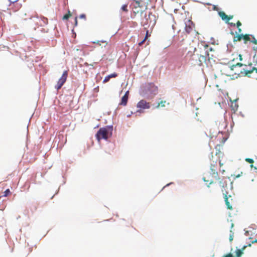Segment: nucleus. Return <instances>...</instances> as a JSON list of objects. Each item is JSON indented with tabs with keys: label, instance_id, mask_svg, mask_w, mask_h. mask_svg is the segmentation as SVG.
<instances>
[{
	"label": "nucleus",
	"instance_id": "21",
	"mask_svg": "<svg viewBox=\"0 0 257 257\" xmlns=\"http://www.w3.org/2000/svg\"><path fill=\"white\" fill-rule=\"evenodd\" d=\"M166 101H161L160 102H159L157 106V108H159V107H164L165 106V103Z\"/></svg>",
	"mask_w": 257,
	"mask_h": 257
},
{
	"label": "nucleus",
	"instance_id": "37",
	"mask_svg": "<svg viewBox=\"0 0 257 257\" xmlns=\"http://www.w3.org/2000/svg\"><path fill=\"white\" fill-rule=\"evenodd\" d=\"M238 31L239 33H240L242 32V30L240 28H238Z\"/></svg>",
	"mask_w": 257,
	"mask_h": 257
},
{
	"label": "nucleus",
	"instance_id": "38",
	"mask_svg": "<svg viewBox=\"0 0 257 257\" xmlns=\"http://www.w3.org/2000/svg\"><path fill=\"white\" fill-rule=\"evenodd\" d=\"M250 167L251 168H253V167L255 169H257V168H256L255 167H254L252 164L250 165Z\"/></svg>",
	"mask_w": 257,
	"mask_h": 257
},
{
	"label": "nucleus",
	"instance_id": "31",
	"mask_svg": "<svg viewBox=\"0 0 257 257\" xmlns=\"http://www.w3.org/2000/svg\"><path fill=\"white\" fill-rule=\"evenodd\" d=\"M233 234H230L229 236V240L230 241H232L233 240Z\"/></svg>",
	"mask_w": 257,
	"mask_h": 257
},
{
	"label": "nucleus",
	"instance_id": "18",
	"mask_svg": "<svg viewBox=\"0 0 257 257\" xmlns=\"http://www.w3.org/2000/svg\"><path fill=\"white\" fill-rule=\"evenodd\" d=\"M242 39V34L237 35L233 38V42L240 41Z\"/></svg>",
	"mask_w": 257,
	"mask_h": 257
},
{
	"label": "nucleus",
	"instance_id": "9",
	"mask_svg": "<svg viewBox=\"0 0 257 257\" xmlns=\"http://www.w3.org/2000/svg\"><path fill=\"white\" fill-rule=\"evenodd\" d=\"M195 28L194 24L190 20H188L185 22V31L187 33L190 34L193 32Z\"/></svg>",
	"mask_w": 257,
	"mask_h": 257
},
{
	"label": "nucleus",
	"instance_id": "29",
	"mask_svg": "<svg viewBox=\"0 0 257 257\" xmlns=\"http://www.w3.org/2000/svg\"><path fill=\"white\" fill-rule=\"evenodd\" d=\"M80 18L86 20V15L84 14L80 15Z\"/></svg>",
	"mask_w": 257,
	"mask_h": 257
},
{
	"label": "nucleus",
	"instance_id": "39",
	"mask_svg": "<svg viewBox=\"0 0 257 257\" xmlns=\"http://www.w3.org/2000/svg\"><path fill=\"white\" fill-rule=\"evenodd\" d=\"M220 171L222 172V174H223L225 172V170L224 169H220Z\"/></svg>",
	"mask_w": 257,
	"mask_h": 257
},
{
	"label": "nucleus",
	"instance_id": "23",
	"mask_svg": "<svg viewBox=\"0 0 257 257\" xmlns=\"http://www.w3.org/2000/svg\"><path fill=\"white\" fill-rule=\"evenodd\" d=\"M133 12L135 15H136L139 13L142 14L143 13V11L142 10H140V9H133Z\"/></svg>",
	"mask_w": 257,
	"mask_h": 257
},
{
	"label": "nucleus",
	"instance_id": "8",
	"mask_svg": "<svg viewBox=\"0 0 257 257\" xmlns=\"http://www.w3.org/2000/svg\"><path fill=\"white\" fill-rule=\"evenodd\" d=\"M227 193H223L224 198L225 199V204L226 205L227 208L228 209L232 210L233 209L232 203L233 202V199L231 198V195L227 196Z\"/></svg>",
	"mask_w": 257,
	"mask_h": 257
},
{
	"label": "nucleus",
	"instance_id": "45",
	"mask_svg": "<svg viewBox=\"0 0 257 257\" xmlns=\"http://www.w3.org/2000/svg\"><path fill=\"white\" fill-rule=\"evenodd\" d=\"M256 173H257V172H256Z\"/></svg>",
	"mask_w": 257,
	"mask_h": 257
},
{
	"label": "nucleus",
	"instance_id": "30",
	"mask_svg": "<svg viewBox=\"0 0 257 257\" xmlns=\"http://www.w3.org/2000/svg\"><path fill=\"white\" fill-rule=\"evenodd\" d=\"M233 16H228V18H227V23H228V22L233 18Z\"/></svg>",
	"mask_w": 257,
	"mask_h": 257
},
{
	"label": "nucleus",
	"instance_id": "3",
	"mask_svg": "<svg viewBox=\"0 0 257 257\" xmlns=\"http://www.w3.org/2000/svg\"><path fill=\"white\" fill-rule=\"evenodd\" d=\"M244 65L246 66V65H243L241 63H238L235 65H233L231 66H225L223 67L220 70L221 74L227 76H233L232 71L234 70L235 69L238 67L242 66Z\"/></svg>",
	"mask_w": 257,
	"mask_h": 257
},
{
	"label": "nucleus",
	"instance_id": "20",
	"mask_svg": "<svg viewBox=\"0 0 257 257\" xmlns=\"http://www.w3.org/2000/svg\"><path fill=\"white\" fill-rule=\"evenodd\" d=\"M205 48L206 49V52L207 53V55L208 56V59H209L210 57L209 56V54L208 53V50H209L210 51H211L213 50V49H212V48L211 47H209L208 46V45H205Z\"/></svg>",
	"mask_w": 257,
	"mask_h": 257
},
{
	"label": "nucleus",
	"instance_id": "2",
	"mask_svg": "<svg viewBox=\"0 0 257 257\" xmlns=\"http://www.w3.org/2000/svg\"><path fill=\"white\" fill-rule=\"evenodd\" d=\"M112 131L113 126L112 125L101 127L96 134V138L98 141L101 139L107 140L112 136Z\"/></svg>",
	"mask_w": 257,
	"mask_h": 257
},
{
	"label": "nucleus",
	"instance_id": "4",
	"mask_svg": "<svg viewBox=\"0 0 257 257\" xmlns=\"http://www.w3.org/2000/svg\"><path fill=\"white\" fill-rule=\"evenodd\" d=\"M137 107L139 108L137 112L142 113L144 112V109H149L151 107V103L144 99H142L138 102Z\"/></svg>",
	"mask_w": 257,
	"mask_h": 257
},
{
	"label": "nucleus",
	"instance_id": "42",
	"mask_svg": "<svg viewBox=\"0 0 257 257\" xmlns=\"http://www.w3.org/2000/svg\"><path fill=\"white\" fill-rule=\"evenodd\" d=\"M248 66L251 67L252 66V63H249Z\"/></svg>",
	"mask_w": 257,
	"mask_h": 257
},
{
	"label": "nucleus",
	"instance_id": "13",
	"mask_svg": "<svg viewBox=\"0 0 257 257\" xmlns=\"http://www.w3.org/2000/svg\"><path fill=\"white\" fill-rule=\"evenodd\" d=\"M117 75H118L116 73H113L112 74L107 75L104 78V80H103V83H105L108 82L110 78H115L117 76Z\"/></svg>",
	"mask_w": 257,
	"mask_h": 257
},
{
	"label": "nucleus",
	"instance_id": "10",
	"mask_svg": "<svg viewBox=\"0 0 257 257\" xmlns=\"http://www.w3.org/2000/svg\"><path fill=\"white\" fill-rule=\"evenodd\" d=\"M129 91H127L125 94L121 98V102L119 103V105L125 106L127 104L128 98Z\"/></svg>",
	"mask_w": 257,
	"mask_h": 257
},
{
	"label": "nucleus",
	"instance_id": "36",
	"mask_svg": "<svg viewBox=\"0 0 257 257\" xmlns=\"http://www.w3.org/2000/svg\"><path fill=\"white\" fill-rule=\"evenodd\" d=\"M239 60L242 61V56L240 54L239 55Z\"/></svg>",
	"mask_w": 257,
	"mask_h": 257
},
{
	"label": "nucleus",
	"instance_id": "12",
	"mask_svg": "<svg viewBox=\"0 0 257 257\" xmlns=\"http://www.w3.org/2000/svg\"><path fill=\"white\" fill-rule=\"evenodd\" d=\"M203 180L206 183V184L207 185L208 187L209 186L210 184L213 183L212 178H211L210 176L208 174H206L203 177Z\"/></svg>",
	"mask_w": 257,
	"mask_h": 257
},
{
	"label": "nucleus",
	"instance_id": "17",
	"mask_svg": "<svg viewBox=\"0 0 257 257\" xmlns=\"http://www.w3.org/2000/svg\"><path fill=\"white\" fill-rule=\"evenodd\" d=\"M242 39L244 40V42L245 44L246 43L247 41L251 42V38L250 37V35L248 34L243 35L242 34Z\"/></svg>",
	"mask_w": 257,
	"mask_h": 257
},
{
	"label": "nucleus",
	"instance_id": "24",
	"mask_svg": "<svg viewBox=\"0 0 257 257\" xmlns=\"http://www.w3.org/2000/svg\"><path fill=\"white\" fill-rule=\"evenodd\" d=\"M71 16V15L70 12H69L68 14H66L63 16V20H67Z\"/></svg>",
	"mask_w": 257,
	"mask_h": 257
},
{
	"label": "nucleus",
	"instance_id": "15",
	"mask_svg": "<svg viewBox=\"0 0 257 257\" xmlns=\"http://www.w3.org/2000/svg\"><path fill=\"white\" fill-rule=\"evenodd\" d=\"M135 2V4L133 6V9H141L142 7V6L141 5L142 2V0H133Z\"/></svg>",
	"mask_w": 257,
	"mask_h": 257
},
{
	"label": "nucleus",
	"instance_id": "11",
	"mask_svg": "<svg viewBox=\"0 0 257 257\" xmlns=\"http://www.w3.org/2000/svg\"><path fill=\"white\" fill-rule=\"evenodd\" d=\"M251 243H249L247 245H244L241 249H237L235 251V257H241L243 253V250L247 246H250Z\"/></svg>",
	"mask_w": 257,
	"mask_h": 257
},
{
	"label": "nucleus",
	"instance_id": "35",
	"mask_svg": "<svg viewBox=\"0 0 257 257\" xmlns=\"http://www.w3.org/2000/svg\"><path fill=\"white\" fill-rule=\"evenodd\" d=\"M230 25L231 26H233V27H235L236 26L235 24V23H230Z\"/></svg>",
	"mask_w": 257,
	"mask_h": 257
},
{
	"label": "nucleus",
	"instance_id": "43",
	"mask_svg": "<svg viewBox=\"0 0 257 257\" xmlns=\"http://www.w3.org/2000/svg\"><path fill=\"white\" fill-rule=\"evenodd\" d=\"M240 174H238V175H237L236 176V178H238V177H240Z\"/></svg>",
	"mask_w": 257,
	"mask_h": 257
},
{
	"label": "nucleus",
	"instance_id": "19",
	"mask_svg": "<svg viewBox=\"0 0 257 257\" xmlns=\"http://www.w3.org/2000/svg\"><path fill=\"white\" fill-rule=\"evenodd\" d=\"M127 5H128V4H125V5H123L121 7V9H120V10H121V11H122V12H125V13L128 12V9H127Z\"/></svg>",
	"mask_w": 257,
	"mask_h": 257
},
{
	"label": "nucleus",
	"instance_id": "16",
	"mask_svg": "<svg viewBox=\"0 0 257 257\" xmlns=\"http://www.w3.org/2000/svg\"><path fill=\"white\" fill-rule=\"evenodd\" d=\"M218 15L221 17L222 20L225 21L227 23L228 16L226 15L224 12H219L218 13Z\"/></svg>",
	"mask_w": 257,
	"mask_h": 257
},
{
	"label": "nucleus",
	"instance_id": "34",
	"mask_svg": "<svg viewBox=\"0 0 257 257\" xmlns=\"http://www.w3.org/2000/svg\"><path fill=\"white\" fill-rule=\"evenodd\" d=\"M210 137L212 138V137H213L214 135H212L210 133V132L209 133V134L208 135Z\"/></svg>",
	"mask_w": 257,
	"mask_h": 257
},
{
	"label": "nucleus",
	"instance_id": "1",
	"mask_svg": "<svg viewBox=\"0 0 257 257\" xmlns=\"http://www.w3.org/2000/svg\"><path fill=\"white\" fill-rule=\"evenodd\" d=\"M218 162L219 163L220 168H221L223 165V163L220 160V157L217 156V154L214 156L212 153H211V157L210 158V170L214 177L219 180L220 178L218 177V174L217 171Z\"/></svg>",
	"mask_w": 257,
	"mask_h": 257
},
{
	"label": "nucleus",
	"instance_id": "26",
	"mask_svg": "<svg viewBox=\"0 0 257 257\" xmlns=\"http://www.w3.org/2000/svg\"><path fill=\"white\" fill-rule=\"evenodd\" d=\"M146 40H147V37H145V38L141 42H140L139 43V45L140 46H142L144 43V42L146 41Z\"/></svg>",
	"mask_w": 257,
	"mask_h": 257
},
{
	"label": "nucleus",
	"instance_id": "33",
	"mask_svg": "<svg viewBox=\"0 0 257 257\" xmlns=\"http://www.w3.org/2000/svg\"><path fill=\"white\" fill-rule=\"evenodd\" d=\"M250 242H251V243L257 242V239H255L253 240H251V241H250Z\"/></svg>",
	"mask_w": 257,
	"mask_h": 257
},
{
	"label": "nucleus",
	"instance_id": "6",
	"mask_svg": "<svg viewBox=\"0 0 257 257\" xmlns=\"http://www.w3.org/2000/svg\"><path fill=\"white\" fill-rule=\"evenodd\" d=\"M216 122V124L218 125V133L222 132L227 127V123L224 119L218 120Z\"/></svg>",
	"mask_w": 257,
	"mask_h": 257
},
{
	"label": "nucleus",
	"instance_id": "25",
	"mask_svg": "<svg viewBox=\"0 0 257 257\" xmlns=\"http://www.w3.org/2000/svg\"><path fill=\"white\" fill-rule=\"evenodd\" d=\"M245 160L246 162H247L249 163H250V164H252L254 162V161L253 160V159H250V158H246L245 159Z\"/></svg>",
	"mask_w": 257,
	"mask_h": 257
},
{
	"label": "nucleus",
	"instance_id": "27",
	"mask_svg": "<svg viewBox=\"0 0 257 257\" xmlns=\"http://www.w3.org/2000/svg\"><path fill=\"white\" fill-rule=\"evenodd\" d=\"M222 257H234V256H233V255L232 253H229L224 255Z\"/></svg>",
	"mask_w": 257,
	"mask_h": 257
},
{
	"label": "nucleus",
	"instance_id": "28",
	"mask_svg": "<svg viewBox=\"0 0 257 257\" xmlns=\"http://www.w3.org/2000/svg\"><path fill=\"white\" fill-rule=\"evenodd\" d=\"M236 27H237V28H239L240 26H241V22L239 21H238L236 23V24H235Z\"/></svg>",
	"mask_w": 257,
	"mask_h": 257
},
{
	"label": "nucleus",
	"instance_id": "41",
	"mask_svg": "<svg viewBox=\"0 0 257 257\" xmlns=\"http://www.w3.org/2000/svg\"><path fill=\"white\" fill-rule=\"evenodd\" d=\"M213 10H217V8H216V7L215 6H214Z\"/></svg>",
	"mask_w": 257,
	"mask_h": 257
},
{
	"label": "nucleus",
	"instance_id": "7",
	"mask_svg": "<svg viewBox=\"0 0 257 257\" xmlns=\"http://www.w3.org/2000/svg\"><path fill=\"white\" fill-rule=\"evenodd\" d=\"M38 26H43L48 23V20L44 17H36L33 20Z\"/></svg>",
	"mask_w": 257,
	"mask_h": 257
},
{
	"label": "nucleus",
	"instance_id": "5",
	"mask_svg": "<svg viewBox=\"0 0 257 257\" xmlns=\"http://www.w3.org/2000/svg\"><path fill=\"white\" fill-rule=\"evenodd\" d=\"M68 76L67 71H64L61 78L58 80L57 84L55 86V88L58 90L60 89L63 84L65 83Z\"/></svg>",
	"mask_w": 257,
	"mask_h": 257
},
{
	"label": "nucleus",
	"instance_id": "14",
	"mask_svg": "<svg viewBox=\"0 0 257 257\" xmlns=\"http://www.w3.org/2000/svg\"><path fill=\"white\" fill-rule=\"evenodd\" d=\"M251 37H252V40L251 41V42L255 45V46H254L253 47V49L254 51H257V40L255 39L254 36H251ZM256 58H257V56H256V54H255L254 56V59H255L256 61Z\"/></svg>",
	"mask_w": 257,
	"mask_h": 257
},
{
	"label": "nucleus",
	"instance_id": "40",
	"mask_svg": "<svg viewBox=\"0 0 257 257\" xmlns=\"http://www.w3.org/2000/svg\"><path fill=\"white\" fill-rule=\"evenodd\" d=\"M145 37H147V39L148 38V31L147 32L146 35Z\"/></svg>",
	"mask_w": 257,
	"mask_h": 257
},
{
	"label": "nucleus",
	"instance_id": "44",
	"mask_svg": "<svg viewBox=\"0 0 257 257\" xmlns=\"http://www.w3.org/2000/svg\"><path fill=\"white\" fill-rule=\"evenodd\" d=\"M107 153H108L109 154H111V152H107Z\"/></svg>",
	"mask_w": 257,
	"mask_h": 257
},
{
	"label": "nucleus",
	"instance_id": "32",
	"mask_svg": "<svg viewBox=\"0 0 257 257\" xmlns=\"http://www.w3.org/2000/svg\"><path fill=\"white\" fill-rule=\"evenodd\" d=\"M77 24H78L77 19V17H76L75 19V26H76L77 25Z\"/></svg>",
	"mask_w": 257,
	"mask_h": 257
},
{
	"label": "nucleus",
	"instance_id": "22",
	"mask_svg": "<svg viewBox=\"0 0 257 257\" xmlns=\"http://www.w3.org/2000/svg\"><path fill=\"white\" fill-rule=\"evenodd\" d=\"M4 195L3 196L4 197H7L9 195H10L11 194V192L10 190L9 189H7L4 193Z\"/></svg>",
	"mask_w": 257,
	"mask_h": 257
}]
</instances>
